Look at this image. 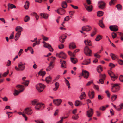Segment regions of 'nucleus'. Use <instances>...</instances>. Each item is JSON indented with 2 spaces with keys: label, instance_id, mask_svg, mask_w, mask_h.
<instances>
[{
  "label": "nucleus",
  "instance_id": "obj_33",
  "mask_svg": "<svg viewBox=\"0 0 123 123\" xmlns=\"http://www.w3.org/2000/svg\"><path fill=\"white\" fill-rule=\"evenodd\" d=\"M55 87L53 89V90L56 91L58 88L59 86V83L58 82H56L55 83Z\"/></svg>",
  "mask_w": 123,
  "mask_h": 123
},
{
  "label": "nucleus",
  "instance_id": "obj_23",
  "mask_svg": "<svg viewBox=\"0 0 123 123\" xmlns=\"http://www.w3.org/2000/svg\"><path fill=\"white\" fill-rule=\"evenodd\" d=\"M69 49H74L76 48V46L74 43H70L69 46Z\"/></svg>",
  "mask_w": 123,
  "mask_h": 123
},
{
  "label": "nucleus",
  "instance_id": "obj_34",
  "mask_svg": "<svg viewBox=\"0 0 123 123\" xmlns=\"http://www.w3.org/2000/svg\"><path fill=\"white\" fill-rule=\"evenodd\" d=\"M23 91V90H20L18 91L16 90H15L14 95V96L18 95L20 93Z\"/></svg>",
  "mask_w": 123,
  "mask_h": 123
},
{
  "label": "nucleus",
  "instance_id": "obj_55",
  "mask_svg": "<svg viewBox=\"0 0 123 123\" xmlns=\"http://www.w3.org/2000/svg\"><path fill=\"white\" fill-rule=\"evenodd\" d=\"M72 118L73 119L76 120L78 119L79 118V116L78 114L76 115L75 116H73L72 117Z\"/></svg>",
  "mask_w": 123,
  "mask_h": 123
},
{
  "label": "nucleus",
  "instance_id": "obj_8",
  "mask_svg": "<svg viewBox=\"0 0 123 123\" xmlns=\"http://www.w3.org/2000/svg\"><path fill=\"white\" fill-rule=\"evenodd\" d=\"M98 6L99 8L103 9L105 7V4L103 1H100L98 3Z\"/></svg>",
  "mask_w": 123,
  "mask_h": 123
},
{
  "label": "nucleus",
  "instance_id": "obj_51",
  "mask_svg": "<svg viewBox=\"0 0 123 123\" xmlns=\"http://www.w3.org/2000/svg\"><path fill=\"white\" fill-rule=\"evenodd\" d=\"M29 80H27L26 81H25L24 82L22 83V84H24L26 86H28L29 83Z\"/></svg>",
  "mask_w": 123,
  "mask_h": 123
},
{
  "label": "nucleus",
  "instance_id": "obj_44",
  "mask_svg": "<svg viewBox=\"0 0 123 123\" xmlns=\"http://www.w3.org/2000/svg\"><path fill=\"white\" fill-rule=\"evenodd\" d=\"M62 6L63 8H66L67 7V5L65 1L63 2L62 4Z\"/></svg>",
  "mask_w": 123,
  "mask_h": 123
},
{
  "label": "nucleus",
  "instance_id": "obj_63",
  "mask_svg": "<svg viewBox=\"0 0 123 123\" xmlns=\"http://www.w3.org/2000/svg\"><path fill=\"white\" fill-rule=\"evenodd\" d=\"M104 98V97L100 95H99L98 97V99L99 100H101L102 99Z\"/></svg>",
  "mask_w": 123,
  "mask_h": 123
},
{
  "label": "nucleus",
  "instance_id": "obj_36",
  "mask_svg": "<svg viewBox=\"0 0 123 123\" xmlns=\"http://www.w3.org/2000/svg\"><path fill=\"white\" fill-rule=\"evenodd\" d=\"M71 62L74 64L78 62L77 60L76 59L73 58L71 57Z\"/></svg>",
  "mask_w": 123,
  "mask_h": 123
},
{
  "label": "nucleus",
  "instance_id": "obj_41",
  "mask_svg": "<svg viewBox=\"0 0 123 123\" xmlns=\"http://www.w3.org/2000/svg\"><path fill=\"white\" fill-rule=\"evenodd\" d=\"M103 13V12L101 11H98L97 12V15L99 17L102 16Z\"/></svg>",
  "mask_w": 123,
  "mask_h": 123
},
{
  "label": "nucleus",
  "instance_id": "obj_26",
  "mask_svg": "<svg viewBox=\"0 0 123 123\" xmlns=\"http://www.w3.org/2000/svg\"><path fill=\"white\" fill-rule=\"evenodd\" d=\"M110 55L113 60H116L117 58V56L112 53L110 54Z\"/></svg>",
  "mask_w": 123,
  "mask_h": 123
},
{
  "label": "nucleus",
  "instance_id": "obj_19",
  "mask_svg": "<svg viewBox=\"0 0 123 123\" xmlns=\"http://www.w3.org/2000/svg\"><path fill=\"white\" fill-rule=\"evenodd\" d=\"M22 31V30L19 31L16 33L15 37V40L16 41H17L19 38L21 34V32Z\"/></svg>",
  "mask_w": 123,
  "mask_h": 123
},
{
  "label": "nucleus",
  "instance_id": "obj_46",
  "mask_svg": "<svg viewBox=\"0 0 123 123\" xmlns=\"http://www.w3.org/2000/svg\"><path fill=\"white\" fill-rule=\"evenodd\" d=\"M116 7H117L118 10H120L122 9V6L120 4H118L116 6Z\"/></svg>",
  "mask_w": 123,
  "mask_h": 123
},
{
  "label": "nucleus",
  "instance_id": "obj_62",
  "mask_svg": "<svg viewBox=\"0 0 123 123\" xmlns=\"http://www.w3.org/2000/svg\"><path fill=\"white\" fill-rule=\"evenodd\" d=\"M64 47V45L62 44H61L58 45V47L59 49H62Z\"/></svg>",
  "mask_w": 123,
  "mask_h": 123
},
{
  "label": "nucleus",
  "instance_id": "obj_42",
  "mask_svg": "<svg viewBox=\"0 0 123 123\" xmlns=\"http://www.w3.org/2000/svg\"><path fill=\"white\" fill-rule=\"evenodd\" d=\"M64 79L65 80V82L66 84L68 86V88H70V84L69 83V81L67 80V79L65 78H64Z\"/></svg>",
  "mask_w": 123,
  "mask_h": 123
},
{
  "label": "nucleus",
  "instance_id": "obj_50",
  "mask_svg": "<svg viewBox=\"0 0 123 123\" xmlns=\"http://www.w3.org/2000/svg\"><path fill=\"white\" fill-rule=\"evenodd\" d=\"M33 15L35 17L36 20H38L39 18L38 15L35 12L33 13Z\"/></svg>",
  "mask_w": 123,
  "mask_h": 123
},
{
  "label": "nucleus",
  "instance_id": "obj_49",
  "mask_svg": "<svg viewBox=\"0 0 123 123\" xmlns=\"http://www.w3.org/2000/svg\"><path fill=\"white\" fill-rule=\"evenodd\" d=\"M37 100L36 99H35L32 101L31 102L32 104L33 105H35L37 104L38 103L37 102Z\"/></svg>",
  "mask_w": 123,
  "mask_h": 123
},
{
  "label": "nucleus",
  "instance_id": "obj_38",
  "mask_svg": "<svg viewBox=\"0 0 123 123\" xmlns=\"http://www.w3.org/2000/svg\"><path fill=\"white\" fill-rule=\"evenodd\" d=\"M16 87L17 89L20 88L23 91L24 89V86L21 85H17L16 86Z\"/></svg>",
  "mask_w": 123,
  "mask_h": 123
},
{
  "label": "nucleus",
  "instance_id": "obj_9",
  "mask_svg": "<svg viewBox=\"0 0 123 123\" xmlns=\"http://www.w3.org/2000/svg\"><path fill=\"white\" fill-rule=\"evenodd\" d=\"M60 62L61 64V67L62 68L64 69L66 68L67 63L66 61L60 59Z\"/></svg>",
  "mask_w": 123,
  "mask_h": 123
},
{
  "label": "nucleus",
  "instance_id": "obj_53",
  "mask_svg": "<svg viewBox=\"0 0 123 123\" xmlns=\"http://www.w3.org/2000/svg\"><path fill=\"white\" fill-rule=\"evenodd\" d=\"M94 31L91 34V36L92 37H93L96 33V29L95 28L94 29Z\"/></svg>",
  "mask_w": 123,
  "mask_h": 123
},
{
  "label": "nucleus",
  "instance_id": "obj_11",
  "mask_svg": "<svg viewBox=\"0 0 123 123\" xmlns=\"http://www.w3.org/2000/svg\"><path fill=\"white\" fill-rule=\"evenodd\" d=\"M109 28L112 31H116L118 30V27L116 25H111L110 26Z\"/></svg>",
  "mask_w": 123,
  "mask_h": 123
},
{
  "label": "nucleus",
  "instance_id": "obj_22",
  "mask_svg": "<svg viewBox=\"0 0 123 123\" xmlns=\"http://www.w3.org/2000/svg\"><path fill=\"white\" fill-rule=\"evenodd\" d=\"M79 98L80 100H82L86 97V95L84 92L81 93V95L79 96Z\"/></svg>",
  "mask_w": 123,
  "mask_h": 123
},
{
  "label": "nucleus",
  "instance_id": "obj_60",
  "mask_svg": "<svg viewBox=\"0 0 123 123\" xmlns=\"http://www.w3.org/2000/svg\"><path fill=\"white\" fill-rule=\"evenodd\" d=\"M120 81L122 82H123V76L122 75H121L120 76L119 78Z\"/></svg>",
  "mask_w": 123,
  "mask_h": 123
},
{
  "label": "nucleus",
  "instance_id": "obj_3",
  "mask_svg": "<svg viewBox=\"0 0 123 123\" xmlns=\"http://www.w3.org/2000/svg\"><path fill=\"white\" fill-rule=\"evenodd\" d=\"M84 53L86 55L88 56H91L92 53V51L90 50L88 47L86 46L84 49Z\"/></svg>",
  "mask_w": 123,
  "mask_h": 123
},
{
  "label": "nucleus",
  "instance_id": "obj_17",
  "mask_svg": "<svg viewBox=\"0 0 123 123\" xmlns=\"http://www.w3.org/2000/svg\"><path fill=\"white\" fill-rule=\"evenodd\" d=\"M25 113L28 114L30 115L32 113V111L31 109L27 108L25 110Z\"/></svg>",
  "mask_w": 123,
  "mask_h": 123
},
{
  "label": "nucleus",
  "instance_id": "obj_47",
  "mask_svg": "<svg viewBox=\"0 0 123 123\" xmlns=\"http://www.w3.org/2000/svg\"><path fill=\"white\" fill-rule=\"evenodd\" d=\"M72 17L71 16H68L65 17L64 19V21H68Z\"/></svg>",
  "mask_w": 123,
  "mask_h": 123
},
{
  "label": "nucleus",
  "instance_id": "obj_40",
  "mask_svg": "<svg viewBox=\"0 0 123 123\" xmlns=\"http://www.w3.org/2000/svg\"><path fill=\"white\" fill-rule=\"evenodd\" d=\"M8 7H10L11 9H12L13 8H15L16 7L15 6L12 4H10L8 3Z\"/></svg>",
  "mask_w": 123,
  "mask_h": 123
},
{
  "label": "nucleus",
  "instance_id": "obj_4",
  "mask_svg": "<svg viewBox=\"0 0 123 123\" xmlns=\"http://www.w3.org/2000/svg\"><path fill=\"white\" fill-rule=\"evenodd\" d=\"M108 73L110 77L111 78H113V79H112V80L115 81V80H116L118 76H115L114 73L111 70H108Z\"/></svg>",
  "mask_w": 123,
  "mask_h": 123
},
{
  "label": "nucleus",
  "instance_id": "obj_61",
  "mask_svg": "<svg viewBox=\"0 0 123 123\" xmlns=\"http://www.w3.org/2000/svg\"><path fill=\"white\" fill-rule=\"evenodd\" d=\"M14 32H12L9 37V38L10 39H12L13 38Z\"/></svg>",
  "mask_w": 123,
  "mask_h": 123
},
{
  "label": "nucleus",
  "instance_id": "obj_15",
  "mask_svg": "<svg viewBox=\"0 0 123 123\" xmlns=\"http://www.w3.org/2000/svg\"><path fill=\"white\" fill-rule=\"evenodd\" d=\"M54 61H51L49 63V66L46 68V70L47 71H49L52 69L54 67V65H53Z\"/></svg>",
  "mask_w": 123,
  "mask_h": 123
},
{
  "label": "nucleus",
  "instance_id": "obj_25",
  "mask_svg": "<svg viewBox=\"0 0 123 123\" xmlns=\"http://www.w3.org/2000/svg\"><path fill=\"white\" fill-rule=\"evenodd\" d=\"M52 80V78L50 76H49L46 77L45 80L46 82L48 83L51 82Z\"/></svg>",
  "mask_w": 123,
  "mask_h": 123
},
{
  "label": "nucleus",
  "instance_id": "obj_56",
  "mask_svg": "<svg viewBox=\"0 0 123 123\" xmlns=\"http://www.w3.org/2000/svg\"><path fill=\"white\" fill-rule=\"evenodd\" d=\"M97 83H101L103 84L104 83V82L103 80L102 79H100L99 80V81H97Z\"/></svg>",
  "mask_w": 123,
  "mask_h": 123
},
{
  "label": "nucleus",
  "instance_id": "obj_6",
  "mask_svg": "<svg viewBox=\"0 0 123 123\" xmlns=\"http://www.w3.org/2000/svg\"><path fill=\"white\" fill-rule=\"evenodd\" d=\"M89 72L86 70H82L81 75L83 76L85 78L87 79L89 76Z\"/></svg>",
  "mask_w": 123,
  "mask_h": 123
},
{
  "label": "nucleus",
  "instance_id": "obj_32",
  "mask_svg": "<svg viewBox=\"0 0 123 123\" xmlns=\"http://www.w3.org/2000/svg\"><path fill=\"white\" fill-rule=\"evenodd\" d=\"M109 106V105H107L105 106H102L99 108V109L102 111H105L106 109Z\"/></svg>",
  "mask_w": 123,
  "mask_h": 123
},
{
  "label": "nucleus",
  "instance_id": "obj_45",
  "mask_svg": "<svg viewBox=\"0 0 123 123\" xmlns=\"http://www.w3.org/2000/svg\"><path fill=\"white\" fill-rule=\"evenodd\" d=\"M99 76L100 79H102L103 80H105L106 77V75L105 74H100Z\"/></svg>",
  "mask_w": 123,
  "mask_h": 123
},
{
  "label": "nucleus",
  "instance_id": "obj_24",
  "mask_svg": "<svg viewBox=\"0 0 123 123\" xmlns=\"http://www.w3.org/2000/svg\"><path fill=\"white\" fill-rule=\"evenodd\" d=\"M82 104L81 102L78 100H76L75 102V105L76 106L81 105Z\"/></svg>",
  "mask_w": 123,
  "mask_h": 123
},
{
  "label": "nucleus",
  "instance_id": "obj_58",
  "mask_svg": "<svg viewBox=\"0 0 123 123\" xmlns=\"http://www.w3.org/2000/svg\"><path fill=\"white\" fill-rule=\"evenodd\" d=\"M59 40L60 41L61 43H63L65 41V40L63 38H62V37H60L59 38Z\"/></svg>",
  "mask_w": 123,
  "mask_h": 123
},
{
  "label": "nucleus",
  "instance_id": "obj_52",
  "mask_svg": "<svg viewBox=\"0 0 123 123\" xmlns=\"http://www.w3.org/2000/svg\"><path fill=\"white\" fill-rule=\"evenodd\" d=\"M9 73V70H8L6 72H4L2 76L4 77H6L7 75Z\"/></svg>",
  "mask_w": 123,
  "mask_h": 123
},
{
  "label": "nucleus",
  "instance_id": "obj_5",
  "mask_svg": "<svg viewBox=\"0 0 123 123\" xmlns=\"http://www.w3.org/2000/svg\"><path fill=\"white\" fill-rule=\"evenodd\" d=\"M57 56L59 58H62L65 59L67 58L66 55L63 52H61L59 53H57L56 54Z\"/></svg>",
  "mask_w": 123,
  "mask_h": 123
},
{
  "label": "nucleus",
  "instance_id": "obj_54",
  "mask_svg": "<svg viewBox=\"0 0 123 123\" xmlns=\"http://www.w3.org/2000/svg\"><path fill=\"white\" fill-rule=\"evenodd\" d=\"M111 35L112 38H115L117 36V34L115 32H113L112 33Z\"/></svg>",
  "mask_w": 123,
  "mask_h": 123
},
{
  "label": "nucleus",
  "instance_id": "obj_39",
  "mask_svg": "<svg viewBox=\"0 0 123 123\" xmlns=\"http://www.w3.org/2000/svg\"><path fill=\"white\" fill-rule=\"evenodd\" d=\"M117 95H113L111 97V99L112 101H115L117 99Z\"/></svg>",
  "mask_w": 123,
  "mask_h": 123
},
{
  "label": "nucleus",
  "instance_id": "obj_7",
  "mask_svg": "<svg viewBox=\"0 0 123 123\" xmlns=\"http://www.w3.org/2000/svg\"><path fill=\"white\" fill-rule=\"evenodd\" d=\"M62 101V100L61 99H57L54 100L53 102L55 105L58 106L60 105Z\"/></svg>",
  "mask_w": 123,
  "mask_h": 123
},
{
  "label": "nucleus",
  "instance_id": "obj_14",
  "mask_svg": "<svg viewBox=\"0 0 123 123\" xmlns=\"http://www.w3.org/2000/svg\"><path fill=\"white\" fill-rule=\"evenodd\" d=\"M56 11L59 14L63 15L65 13V11L62 8H59Z\"/></svg>",
  "mask_w": 123,
  "mask_h": 123
},
{
  "label": "nucleus",
  "instance_id": "obj_1",
  "mask_svg": "<svg viewBox=\"0 0 123 123\" xmlns=\"http://www.w3.org/2000/svg\"><path fill=\"white\" fill-rule=\"evenodd\" d=\"M120 85V84L118 83L112 84V91L114 93H115L118 91L120 89V87L119 86Z\"/></svg>",
  "mask_w": 123,
  "mask_h": 123
},
{
  "label": "nucleus",
  "instance_id": "obj_16",
  "mask_svg": "<svg viewBox=\"0 0 123 123\" xmlns=\"http://www.w3.org/2000/svg\"><path fill=\"white\" fill-rule=\"evenodd\" d=\"M91 29V27L89 25L83 27L82 28V29L83 31L87 32L90 31Z\"/></svg>",
  "mask_w": 123,
  "mask_h": 123
},
{
  "label": "nucleus",
  "instance_id": "obj_35",
  "mask_svg": "<svg viewBox=\"0 0 123 123\" xmlns=\"http://www.w3.org/2000/svg\"><path fill=\"white\" fill-rule=\"evenodd\" d=\"M40 15L42 17V18H43L45 19H47L48 17V15L47 14L41 13Z\"/></svg>",
  "mask_w": 123,
  "mask_h": 123
},
{
  "label": "nucleus",
  "instance_id": "obj_30",
  "mask_svg": "<svg viewBox=\"0 0 123 123\" xmlns=\"http://www.w3.org/2000/svg\"><path fill=\"white\" fill-rule=\"evenodd\" d=\"M103 68L102 67L101 65H99L98 66L97 68V71L99 73H100L101 72L103 71Z\"/></svg>",
  "mask_w": 123,
  "mask_h": 123
},
{
  "label": "nucleus",
  "instance_id": "obj_27",
  "mask_svg": "<svg viewBox=\"0 0 123 123\" xmlns=\"http://www.w3.org/2000/svg\"><path fill=\"white\" fill-rule=\"evenodd\" d=\"M90 59H88L85 60L82 63V64L83 65H86L89 64L90 63Z\"/></svg>",
  "mask_w": 123,
  "mask_h": 123
},
{
  "label": "nucleus",
  "instance_id": "obj_10",
  "mask_svg": "<svg viewBox=\"0 0 123 123\" xmlns=\"http://www.w3.org/2000/svg\"><path fill=\"white\" fill-rule=\"evenodd\" d=\"M44 107V105L42 103H37L35 106V108L37 110H40V109L42 108H43Z\"/></svg>",
  "mask_w": 123,
  "mask_h": 123
},
{
  "label": "nucleus",
  "instance_id": "obj_20",
  "mask_svg": "<svg viewBox=\"0 0 123 123\" xmlns=\"http://www.w3.org/2000/svg\"><path fill=\"white\" fill-rule=\"evenodd\" d=\"M18 66L19 69V70L20 71H23L25 68V66L24 64L22 63H20L18 64Z\"/></svg>",
  "mask_w": 123,
  "mask_h": 123
},
{
  "label": "nucleus",
  "instance_id": "obj_31",
  "mask_svg": "<svg viewBox=\"0 0 123 123\" xmlns=\"http://www.w3.org/2000/svg\"><path fill=\"white\" fill-rule=\"evenodd\" d=\"M29 3L28 1H26L25 2V4L24 5V7L25 9H28L29 7Z\"/></svg>",
  "mask_w": 123,
  "mask_h": 123
},
{
  "label": "nucleus",
  "instance_id": "obj_29",
  "mask_svg": "<svg viewBox=\"0 0 123 123\" xmlns=\"http://www.w3.org/2000/svg\"><path fill=\"white\" fill-rule=\"evenodd\" d=\"M46 73L45 71H40L38 72V74L39 75L42 76V77L46 74Z\"/></svg>",
  "mask_w": 123,
  "mask_h": 123
},
{
  "label": "nucleus",
  "instance_id": "obj_43",
  "mask_svg": "<svg viewBox=\"0 0 123 123\" xmlns=\"http://www.w3.org/2000/svg\"><path fill=\"white\" fill-rule=\"evenodd\" d=\"M30 20V17L28 16H26L25 18L24 21L25 22H27L28 21Z\"/></svg>",
  "mask_w": 123,
  "mask_h": 123
},
{
  "label": "nucleus",
  "instance_id": "obj_57",
  "mask_svg": "<svg viewBox=\"0 0 123 123\" xmlns=\"http://www.w3.org/2000/svg\"><path fill=\"white\" fill-rule=\"evenodd\" d=\"M22 28L19 26L17 27L16 28V31H17L18 30H19V31H21L22 30Z\"/></svg>",
  "mask_w": 123,
  "mask_h": 123
},
{
  "label": "nucleus",
  "instance_id": "obj_13",
  "mask_svg": "<svg viewBox=\"0 0 123 123\" xmlns=\"http://www.w3.org/2000/svg\"><path fill=\"white\" fill-rule=\"evenodd\" d=\"M93 113V109L92 108H91L89 110L87 111L86 115L88 117H90L92 116Z\"/></svg>",
  "mask_w": 123,
  "mask_h": 123
},
{
  "label": "nucleus",
  "instance_id": "obj_48",
  "mask_svg": "<svg viewBox=\"0 0 123 123\" xmlns=\"http://www.w3.org/2000/svg\"><path fill=\"white\" fill-rule=\"evenodd\" d=\"M102 38L101 36L100 35L96 37L95 40L96 41H99Z\"/></svg>",
  "mask_w": 123,
  "mask_h": 123
},
{
  "label": "nucleus",
  "instance_id": "obj_12",
  "mask_svg": "<svg viewBox=\"0 0 123 123\" xmlns=\"http://www.w3.org/2000/svg\"><path fill=\"white\" fill-rule=\"evenodd\" d=\"M43 43H45L44 45V47L48 48L50 51L52 52L53 51V49L50 45L49 44L45 43L44 42H43Z\"/></svg>",
  "mask_w": 123,
  "mask_h": 123
},
{
  "label": "nucleus",
  "instance_id": "obj_2",
  "mask_svg": "<svg viewBox=\"0 0 123 123\" xmlns=\"http://www.w3.org/2000/svg\"><path fill=\"white\" fill-rule=\"evenodd\" d=\"M36 89L39 92L43 91L45 87V86L43 84L39 83L36 85Z\"/></svg>",
  "mask_w": 123,
  "mask_h": 123
},
{
  "label": "nucleus",
  "instance_id": "obj_37",
  "mask_svg": "<svg viewBox=\"0 0 123 123\" xmlns=\"http://www.w3.org/2000/svg\"><path fill=\"white\" fill-rule=\"evenodd\" d=\"M99 25L101 28H103L105 27V26L103 23L102 20H101L99 21Z\"/></svg>",
  "mask_w": 123,
  "mask_h": 123
},
{
  "label": "nucleus",
  "instance_id": "obj_18",
  "mask_svg": "<svg viewBox=\"0 0 123 123\" xmlns=\"http://www.w3.org/2000/svg\"><path fill=\"white\" fill-rule=\"evenodd\" d=\"M94 92L92 91L91 92L89 91L88 93V95L89 98L90 99H92L94 98Z\"/></svg>",
  "mask_w": 123,
  "mask_h": 123
},
{
  "label": "nucleus",
  "instance_id": "obj_64",
  "mask_svg": "<svg viewBox=\"0 0 123 123\" xmlns=\"http://www.w3.org/2000/svg\"><path fill=\"white\" fill-rule=\"evenodd\" d=\"M68 53L69 55L71 56H73L74 57L75 56L74 55V54L72 53L70 51H68Z\"/></svg>",
  "mask_w": 123,
  "mask_h": 123
},
{
  "label": "nucleus",
  "instance_id": "obj_21",
  "mask_svg": "<svg viewBox=\"0 0 123 123\" xmlns=\"http://www.w3.org/2000/svg\"><path fill=\"white\" fill-rule=\"evenodd\" d=\"M84 42L85 44L86 45H88L91 46L92 44L91 41L89 40H84Z\"/></svg>",
  "mask_w": 123,
  "mask_h": 123
},
{
  "label": "nucleus",
  "instance_id": "obj_59",
  "mask_svg": "<svg viewBox=\"0 0 123 123\" xmlns=\"http://www.w3.org/2000/svg\"><path fill=\"white\" fill-rule=\"evenodd\" d=\"M118 62L120 65H122L123 64V61L122 60L120 59L118 60Z\"/></svg>",
  "mask_w": 123,
  "mask_h": 123
},
{
  "label": "nucleus",
  "instance_id": "obj_28",
  "mask_svg": "<svg viewBox=\"0 0 123 123\" xmlns=\"http://www.w3.org/2000/svg\"><path fill=\"white\" fill-rule=\"evenodd\" d=\"M85 7L88 11H91L92 10V5L88 6L86 5H85Z\"/></svg>",
  "mask_w": 123,
  "mask_h": 123
}]
</instances>
